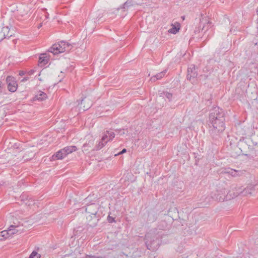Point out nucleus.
I'll use <instances>...</instances> for the list:
<instances>
[{
	"instance_id": "1",
	"label": "nucleus",
	"mask_w": 258,
	"mask_h": 258,
	"mask_svg": "<svg viewBox=\"0 0 258 258\" xmlns=\"http://www.w3.org/2000/svg\"><path fill=\"white\" fill-rule=\"evenodd\" d=\"M225 112L218 106L210 110L209 116V133L215 144L219 143L222 134L225 129Z\"/></svg>"
},
{
	"instance_id": "2",
	"label": "nucleus",
	"mask_w": 258,
	"mask_h": 258,
	"mask_svg": "<svg viewBox=\"0 0 258 258\" xmlns=\"http://www.w3.org/2000/svg\"><path fill=\"white\" fill-rule=\"evenodd\" d=\"M166 235L162 231H158L157 229L151 230L145 236L147 248L152 251L156 250L161 244L164 236Z\"/></svg>"
},
{
	"instance_id": "3",
	"label": "nucleus",
	"mask_w": 258,
	"mask_h": 258,
	"mask_svg": "<svg viewBox=\"0 0 258 258\" xmlns=\"http://www.w3.org/2000/svg\"><path fill=\"white\" fill-rule=\"evenodd\" d=\"M226 186V184L224 183H219L216 190L211 193V198L218 202H223L233 199L234 197L228 195L229 190Z\"/></svg>"
},
{
	"instance_id": "4",
	"label": "nucleus",
	"mask_w": 258,
	"mask_h": 258,
	"mask_svg": "<svg viewBox=\"0 0 258 258\" xmlns=\"http://www.w3.org/2000/svg\"><path fill=\"white\" fill-rule=\"evenodd\" d=\"M237 133L239 135L249 136L252 133V129L251 125L245 121L237 123L236 125Z\"/></svg>"
},
{
	"instance_id": "5",
	"label": "nucleus",
	"mask_w": 258,
	"mask_h": 258,
	"mask_svg": "<svg viewBox=\"0 0 258 258\" xmlns=\"http://www.w3.org/2000/svg\"><path fill=\"white\" fill-rule=\"evenodd\" d=\"M86 206L85 211L89 214V215H95L100 214L98 211L100 208L99 204L95 203H91L90 197L88 196L85 199Z\"/></svg>"
},
{
	"instance_id": "6",
	"label": "nucleus",
	"mask_w": 258,
	"mask_h": 258,
	"mask_svg": "<svg viewBox=\"0 0 258 258\" xmlns=\"http://www.w3.org/2000/svg\"><path fill=\"white\" fill-rule=\"evenodd\" d=\"M6 81L8 85V90L12 93L16 92L18 88V84L16 78L12 76H8Z\"/></svg>"
},
{
	"instance_id": "7",
	"label": "nucleus",
	"mask_w": 258,
	"mask_h": 258,
	"mask_svg": "<svg viewBox=\"0 0 258 258\" xmlns=\"http://www.w3.org/2000/svg\"><path fill=\"white\" fill-rule=\"evenodd\" d=\"M66 44L67 42L65 41H61L58 43H55L49 48L48 51L53 53L54 55L60 53L61 52L58 51H60V49L65 48L64 47H66Z\"/></svg>"
},
{
	"instance_id": "8",
	"label": "nucleus",
	"mask_w": 258,
	"mask_h": 258,
	"mask_svg": "<svg viewBox=\"0 0 258 258\" xmlns=\"http://www.w3.org/2000/svg\"><path fill=\"white\" fill-rule=\"evenodd\" d=\"M101 215L100 214L95 215H89L87 218L88 225L91 227H95L100 219Z\"/></svg>"
},
{
	"instance_id": "9",
	"label": "nucleus",
	"mask_w": 258,
	"mask_h": 258,
	"mask_svg": "<svg viewBox=\"0 0 258 258\" xmlns=\"http://www.w3.org/2000/svg\"><path fill=\"white\" fill-rule=\"evenodd\" d=\"M198 68L195 64H191L187 69V80H191V78H197Z\"/></svg>"
},
{
	"instance_id": "10",
	"label": "nucleus",
	"mask_w": 258,
	"mask_h": 258,
	"mask_svg": "<svg viewBox=\"0 0 258 258\" xmlns=\"http://www.w3.org/2000/svg\"><path fill=\"white\" fill-rule=\"evenodd\" d=\"M47 98V95L44 92L39 91L37 95H36L32 99V101H42Z\"/></svg>"
},
{
	"instance_id": "11",
	"label": "nucleus",
	"mask_w": 258,
	"mask_h": 258,
	"mask_svg": "<svg viewBox=\"0 0 258 258\" xmlns=\"http://www.w3.org/2000/svg\"><path fill=\"white\" fill-rule=\"evenodd\" d=\"M66 157L64 153L62 151V149L54 154L51 158L53 160H61Z\"/></svg>"
},
{
	"instance_id": "12",
	"label": "nucleus",
	"mask_w": 258,
	"mask_h": 258,
	"mask_svg": "<svg viewBox=\"0 0 258 258\" xmlns=\"http://www.w3.org/2000/svg\"><path fill=\"white\" fill-rule=\"evenodd\" d=\"M49 58L47 56L46 53H42L40 54L39 58V64L41 66H44L47 64L48 62Z\"/></svg>"
},
{
	"instance_id": "13",
	"label": "nucleus",
	"mask_w": 258,
	"mask_h": 258,
	"mask_svg": "<svg viewBox=\"0 0 258 258\" xmlns=\"http://www.w3.org/2000/svg\"><path fill=\"white\" fill-rule=\"evenodd\" d=\"M166 72L167 70H165L157 74L156 75H154L151 78L150 81L152 82H154L157 80H160L165 75Z\"/></svg>"
},
{
	"instance_id": "14",
	"label": "nucleus",
	"mask_w": 258,
	"mask_h": 258,
	"mask_svg": "<svg viewBox=\"0 0 258 258\" xmlns=\"http://www.w3.org/2000/svg\"><path fill=\"white\" fill-rule=\"evenodd\" d=\"M62 150L66 156L67 155L71 154L74 151H77V148L76 146H67L62 149Z\"/></svg>"
},
{
	"instance_id": "15",
	"label": "nucleus",
	"mask_w": 258,
	"mask_h": 258,
	"mask_svg": "<svg viewBox=\"0 0 258 258\" xmlns=\"http://www.w3.org/2000/svg\"><path fill=\"white\" fill-rule=\"evenodd\" d=\"M135 4L133 0H127L121 6H120V9H123V11H125L127 10L131 6H133ZM118 9H119V8Z\"/></svg>"
},
{
	"instance_id": "16",
	"label": "nucleus",
	"mask_w": 258,
	"mask_h": 258,
	"mask_svg": "<svg viewBox=\"0 0 258 258\" xmlns=\"http://www.w3.org/2000/svg\"><path fill=\"white\" fill-rule=\"evenodd\" d=\"M254 190V186L252 185H250L249 186H247L242 191H241V194L243 196H248V195H251L252 192Z\"/></svg>"
},
{
	"instance_id": "17",
	"label": "nucleus",
	"mask_w": 258,
	"mask_h": 258,
	"mask_svg": "<svg viewBox=\"0 0 258 258\" xmlns=\"http://www.w3.org/2000/svg\"><path fill=\"white\" fill-rule=\"evenodd\" d=\"M94 145V140H90L88 143H85L82 147V151L83 152L89 151V149L91 148Z\"/></svg>"
},
{
	"instance_id": "18",
	"label": "nucleus",
	"mask_w": 258,
	"mask_h": 258,
	"mask_svg": "<svg viewBox=\"0 0 258 258\" xmlns=\"http://www.w3.org/2000/svg\"><path fill=\"white\" fill-rule=\"evenodd\" d=\"M157 218V216L154 211L152 210L148 212L147 221L150 222H153L156 221Z\"/></svg>"
},
{
	"instance_id": "19",
	"label": "nucleus",
	"mask_w": 258,
	"mask_h": 258,
	"mask_svg": "<svg viewBox=\"0 0 258 258\" xmlns=\"http://www.w3.org/2000/svg\"><path fill=\"white\" fill-rule=\"evenodd\" d=\"M9 29L8 27H4L2 28V31L0 32V35L4 37V38H6L7 37L9 38L10 37H11L12 36V35L11 34L9 35Z\"/></svg>"
},
{
	"instance_id": "20",
	"label": "nucleus",
	"mask_w": 258,
	"mask_h": 258,
	"mask_svg": "<svg viewBox=\"0 0 258 258\" xmlns=\"http://www.w3.org/2000/svg\"><path fill=\"white\" fill-rule=\"evenodd\" d=\"M180 28V25L179 23H177V26L174 25L172 26V27L171 28L169 29L168 32L169 33L175 34L179 31Z\"/></svg>"
},
{
	"instance_id": "21",
	"label": "nucleus",
	"mask_w": 258,
	"mask_h": 258,
	"mask_svg": "<svg viewBox=\"0 0 258 258\" xmlns=\"http://www.w3.org/2000/svg\"><path fill=\"white\" fill-rule=\"evenodd\" d=\"M228 173H229L230 174H231L232 176L236 177V176H239L241 175L242 174L243 171H240V170H236L231 169L228 172Z\"/></svg>"
},
{
	"instance_id": "22",
	"label": "nucleus",
	"mask_w": 258,
	"mask_h": 258,
	"mask_svg": "<svg viewBox=\"0 0 258 258\" xmlns=\"http://www.w3.org/2000/svg\"><path fill=\"white\" fill-rule=\"evenodd\" d=\"M106 144V142H104L102 140H100L92 150L98 151L102 149Z\"/></svg>"
},
{
	"instance_id": "23",
	"label": "nucleus",
	"mask_w": 258,
	"mask_h": 258,
	"mask_svg": "<svg viewBox=\"0 0 258 258\" xmlns=\"http://www.w3.org/2000/svg\"><path fill=\"white\" fill-rule=\"evenodd\" d=\"M85 230V228L82 226H79L74 230V233L75 236H79Z\"/></svg>"
},
{
	"instance_id": "24",
	"label": "nucleus",
	"mask_w": 258,
	"mask_h": 258,
	"mask_svg": "<svg viewBox=\"0 0 258 258\" xmlns=\"http://www.w3.org/2000/svg\"><path fill=\"white\" fill-rule=\"evenodd\" d=\"M20 198L22 201H28V202L25 204L28 206H30L32 204V203L33 202V201L29 196H27L25 198V195H22Z\"/></svg>"
},
{
	"instance_id": "25",
	"label": "nucleus",
	"mask_w": 258,
	"mask_h": 258,
	"mask_svg": "<svg viewBox=\"0 0 258 258\" xmlns=\"http://www.w3.org/2000/svg\"><path fill=\"white\" fill-rule=\"evenodd\" d=\"M11 229H8L7 230H4L0 232L1 234H2V237L4 238V240L11 236Z\"/></svg>"
},
{
	"instance_id": "26",
	"label": "nucleus",
	"mask_w": 258,
	"mask_h": 258,
	"mask_svg": "<svg viewBox=\"0 0 258 258\" xmlns=\"http://www.w3.org/2000/svg\"><path fill=\"white\" fill-rule=\"evenodd\" d=\"M167 227V223L165 221H162L159 223V224L158 226L157 229H158V231H161L162 230H165V228Z\"/></svg>"
},
{
	"instance_id": "27",
	"label": "nucleus",
	"mask_w": 258,
	"mask_h": 258,
	"mask_svg": "<svg viewBox=\"0 0 258 258\" xmlns=\"http://www.w3.org/2000/svg\"><path fill=\"white\" fill-rule=\"evenodd\" d=\"M160 96H162L163 98L168 99L169 101H171L172 98V94L167 92H163L161 94Z\"/></svg>"
},
{
	"instance_id": "28",
	"label": "nucleus",
	"mask_w": 258,
	"mask_h": 258,
	"mask_svg": "<svg viewBox=\"0 0 258 258\" xmlns=\"http://www.w3.org/2000/svg\"><path fill=\"white\" fill-rule=\"evenodd\" d=\"M65 48H66V49L64 48L63 49L62 48L60 49L61 50L59 51H58V52H63L65 51L69 52L72 49L73 45L72 44H71L70 43L67 42L66 46Z\"/></svg>"
},
{
	"instance_id": "29",
	"label": "nucleus",
	"mask_w": 258,
	"mask_h": 258,
	"mask_svg": "<svg viewBox=\"0 0 258 258\" xmlns=\"http://www.w3.org/2000/svg\"><path fill=\"white\" fill-rule=\"evenodd\" d=\"M111 213L108 215L107 220L109 223H116L115 217L110 215Z\"/></svg>"
},
{
	"instance_id": "30",
	"label": "nucleus",
	"mask_w": 258,
	"mask_h": 258,
	"mask_svg": "<svg viewBox=\"0 0 258 258\" xmlns=\"http://www.w3.org/2000/svg\"><path fill=\"white\" fill-rule=\"evenodd\" d=\"M106 133L108 135V138H109L108 141L112 140L115 137V134L113 132H111L109 131H106Z\"/></svg>"
},
{
	"instance_id": "31",
	"label": "nucleus",
	"mask_w": 258,
	"mask_h": 258,
	"mask_svg": "<svg viewBox=\"0 0 258 258\" xmlns=\"http://www.w3.org/2000/svg\"><path fill=\"white\" fill-rule=\"evenodd\" d=\"M115 132L118 133V134H119L120 135H124L126 134L125 132H126V133L128 132L127 131V129H121V128H119V129H116L115 130Z\"/></svg>"
},
{
	"instance_id": "32",
	"label": "nucleus",
	"mask_w": 258,
	"mask_h": 258,
	"mask_svg": "<svg viewBox=\"0 0 258 258\" xmlns=\"http://www.w3.org/2000/svg\"><path fill=\"white\" fill-rule=\"evenodd\" d=\"M108 139H109L108 135L106 133V131L105 132L104 135L102 137L101 140H102L104 142H106V143H107V142L109 141Z\"/></svg>"
},
{
	"instance_id": "33",
	"label": "nucleus",
	"mask_w": 258,
	"mask_h": 258,
	"mask_svg": "<svg viewBox=\"0 0 258 258\" xmlns=\"http://www.w3.org/2000/svg\"><path fill=\"white\" fill-rule=\"evenodd\" d=\"M212 95H210V97L208 99H206V105L207 106L211 105L212 104Z\"/></svg>"
},
{
	"instance_id": "34",
	"label": "nucleus",
	"mask_w": 258,
	"mask_h": 258,
	"mask_svg": "<svg viewBox=\"0 0 258 258\" xmlns=\"http://www.w3.org/2000/svg\"><path fill=\"white\" fill-rule=\"evenodd\" d=\"M208 77V76L207 75H200L198 78V79L199 80H202V81H204V80H206Z\"/></svg>"
},
{
	"instance_id": "35",
	"label": "nucleus",
	"mask_w": 258,
	"mask_h": 258,
	"mask_svg": "<svg viewBox=\"0 0 258 258\" xmlns=\"http://www.w3.org/2000/svg\"><path fill=\"white\" fill-rule=\"evenodd\" d=\"M126 152V149H123L121 151H120V152L118 153L117 154H115V156H117V155H119L125 153Z\"/></svg>"
},
{
	"instance_id": "36",
	"label": "nucleus",
	"mask_w": 258,
	"mask_h": 258,
	"mask_svg": "<svg viewBox=\"0 0 258 258\" xmlns=\"http://www.w3.org/2000/svg\"><path fill=\"white\" fill-rule=\"evenodd\" d=\"M86 258H105V257H102V256H96L94 255H87L86 256Z\"/></svg>"
},
{
	"instance_id": "37",
	"label": "nucleus",
	"mask_w": 258,
	"mask_h": 258,
	"mask_svg": "<svg viewBox=\"0 0 258 258\" xmlns=\"http://www.w3.org/2000/svg\"><path fill=\"white\" fill-rule=\"evenodd\" d=\"M18 230L15 228L14 229V230H12V231L10 232V235L11 236L17 233L18 232Z\"/></svg>"
},
{
	"instance_id": "38",
	"label": "nucleus",
	"mask_w": 258,
	"mask_h": 258,
	"mask_svg": "<svg viewBox=\"0 0 258 258\" xmlns=\"http://www.w3.org/2000/svg\"><path fill=\"white\" fill-rule=\"evenodd\" d=\"M26 74H27V72H26L24 71H20L19 73V75L21 76H24V75H26Z\"/></svg>"
},
{
	"instance_id": "39",
	"label": "nucleus",
	"mask_w": 258,
	"mask_h": 258,
	"mask_svg": "<svg viewBox=\"0 0 258 258\" xmlns=\"http://www.w3.org/2000/svg\"><path fill=\"white\" fill-rule=\"evenodd\" d=\"M34 70H31L30 71H28L27 74L29 75V76H31L32 75H33L34 73Z\"/></svg>"
},
{
	"instance_id": "40",
	"label": "nucleus",
	"mask_w": 258,
	"mask_h": 258,
	"mask_svg": "<svg viewBox=\"0 0 258 258\" xmlns=\"http://www.w3.org/2000/svg\"><path fill=\"white\" fill-rule=\"evenodd\" d=\"M16 227V226L12 225L9 227L8 229H11V231H12V230H14V229Z\"/></svg>"
},
{
	"instance_id": "41",
	"label": "nucleus",
	"mask_w": 258,
	"mask_h": 258,
	"mask_svg": "<svg viewBox=\"0 0 258 258\" xmlns=\"http://www.w3.org/2000/svg\"><path fill=\"white\" fill-rule=\"evenodd\" d=\"M205 21V22H207V19L206 18H202V19H200V24L201 25L202 24V21Z\"/></svg>"
},
{
	"instance_id": "42",
	"label": "nucleus",
	"mask_w": 258,
	"mask_h": 258,
	"mask_svg": "<svg viewBox=\"0 0 258 258\" xmlns=\"http://www.w3.org/2000/svg\"><path fill=\"white\" fill-rule=\"evenodd\" d=\"M29 79V78L28 77H26L21 80V82H25L26 81L28 80Z\"/></svg>"
},
{
	"instance_id": "43",
	"label": "nucleus",
	"mask_w": 258,
	"mask_h": 258,
	"mask_svg": "<svg viewBox=\"0 0 258 258\" xmlns=\"http://www.w3.org/2000/svg\"><path fill=\"white\" fill-rule=\"evenodd\" d=\"M86 101H87L86 98H84L82 99L81 101V104H82L84 102H86Z\"/></svg>"
},
{
	"instance_id": "44",
	"label": "nucleus",
	"mask_w": 258,
	"mask_h": 258,
	"mask_svg": "<svg viewBox=\"0 0 258 258\" xmlns=\"http://www.w3.org/2000/svg\"><path fill=\"white\" fill-rule=\"evenodd\" d=\"M211 24H212L211 22H210L209 21H208V22H207V25H208V27H211Z\"/></svg>"
},
{
	"instance_id": "45",
	"label": "nucleus",
	"mask_w": 258,
	"mask_h": 258,
	"mask_svg": "<svg viewBox=\"0 0 258 258\" xmlns=\"http://www.w3.org/2000/svg\"><path fill=\"white\" fill-rule=\"evenodd\" d=\"M23 158L24 159L25 161L28 160L29 159V158L26 157V155H24Z\"/></svg>"
},
{
	"instance_id": "46",
	"label": "nucleus",
	"mask_w": 258,
	"mask_h": 258,
	"mask_svg": "<svg viewBox=\"0 0 258 258\" xmlns=\"http://www.w3.org/2000/svg\"><path fill=\"white\" fill-rule=\"evenodd\" d=\"M252 43L254 44V45H257V48H258V44L257 42H255L254 40H253Z\"/></svg>"
},
{
	"instance_id": "47",
	"label": "nucleus",
	"mask_w": 258,
	"mask_h": 258,
	"mask_svg": "<svg viewBox=\"0 0 258 258\" xmlns=\"http://www.w3.org/2000/svg\"><path fill=\"white\" fill-rule=\"evenodd\" d=\"M84 110H87L88 108H89V106H87L85 107V106H84Z\"/></svg>"
},
{
	"instance_id": "48",
	"label": "nucleus",
	"mask_w": 258,
	"mask_h": 258,
	"mask_svg": "<svg viewBox=\"0 0 258 258\" xmlns=\"http://www.w3.org/2000/svg\"><path fill=\"white\" fill-rule=\"evenodd\" d=\"M256 13H257V15H258V7H257V10H256ZM257 29H258V18H257Z\"/></svg>"
},
{
	"instance_id": "49",
	"label": "nucleus",
	"mask_w": 258,
	"mask_h": 258,
	"mask_svg": "<svg viewBox=\"0 0 258 258\" xmlns=\"http://www.w3.org/2000/svg\"><path fill=\"white\" fill-rule=\"evenodd\" d=\"M37 258H41V255L37 253V255H36Z\"/></svg>"
},
{
	"instance_id": "50",
	"label": "nucleus",
	"mask_w": 258,
	"mask_h": 258,
	"mask_svg": "<svg viewBox=\"0 0 258 258\" xmlns=\"http://www.w3.org/2000/svg\"><path fill=\"white\" fill-rule=\"evenodd\" d=\"M205 27V25H204V26H203V28H202V31L204 30Z\"/></svg>"
},
{
	"instance_id": "51",
	"label": "nucleus",
	"mask_w": 258,
	"mask_h": 258,
	"mask_svg": "<svg viewBox=\"0 0 258 258\" xmlns=\"http://www.w3.org/2000/svg\"><path fill=\"white\" fill-rule=\"evenodd\" d=\"M243 155H245V156H247V154H244V153H242Z\"/></svg>"
}]
</instances>
